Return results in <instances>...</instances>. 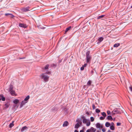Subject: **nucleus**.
<instances>
[{"mask_svg":"<svg viewBox=\"0 0 132 132\" xmlns=\"http://www.w3.org/2000/svg\"><path fill=\"white\" fill-rule=\"evenodd\" d=\"M27 129V128L26 126H24L21 129V131L22 132H23L24 131H25Z\"/></svg>","mask_w":132,"mask_h":132,"instance_id":"obj_14","label":"nucleus"},{"mask_svg":"<svg viewBox=\"0 0 132 132\" xmlns=\"http://www.w3.org/2000/svg\"><path fill=\"white\" fill-rule=\"evenodd\" d=\"M30 96L29 95L27 96L24 99V101L26 102H27V101L29 98Z\"/></svg>","mask_w":132,"mask_h":132,"instance_id":"obj_22","label":"nucleus"},{"mask_svg":"<svg viewBox=\"0 0 132 132\" xmlns=\"http://www.w3.org/2000/svg\"><path fill=\"white\" fill-rule=\"evenodd\" d=\"M102 115L104 117H105L106 116V114L104 112H103L101 113Z\"/></svg>","mask_w":132,"mask_h":132,"instance_id":"obj_27","label":"nucleus"},{"mask_svg":"<svg viewBox=\"0 0 132 132\" xmlns=\"http://www.w3.org/2000/svg\"><path fill=\"white\" fill-rule=\"evenodd\" d=\"M79 132H84V131L83 130H82L80 131Z\"/></svg>","mask_w":132,"mask_h":132,"instance_id":"obj_47","label":"nucleus"},{"mask_svg":"<svg viewBox=\"0 0 132 132\" xmlns=\"http://www.w3.org/2000/svg\"><path fill=\"white\" fill-rule=\"evenodd\" d=\"M27 102H26L24 100L22 102L21 105L20 106V107L21 108L26 103H27Z\"/></svg>","mask_w":132,"mask_h":132,"instance_id":"obj_9","label":"nucleus"},{"mask_svg":"<svg viewBox=\"0 0 132 132\" xmlns=\"http://www.w3.org/2000/svg\"><path fill=\"white\" fill-rule=\"evenodd\" d=\"M129 89H130V90L131 92H132V87L131 86L130 87Z\"/></svg>","mask_w":132,"mask_h":132,"instance_id":"obj_43","label":"nucleus"},{"mask_svg":"<svg viewBox=\"0 0 132 132\" xmlns=\"http://www.w3.org/2000/svg\"><path fill=\"white\" fill-rule=\"evenodd\" d=\"M92 132H95L96 131V129L93 127H91L90 129Z\"/></svg>","mask_w":132,"mask_h":132,"instance_id":"obj_15","label":"nucleus"},{"mask_svg":"<svg viewBox=\"0 0 132 132\" xmlns=\"http://www.w3.org/2000/svg\"><path fill=\"white\" fill-rule=\"evenodd\" d=\"M94 118L93 117H90V120L91 122H93L94 121Z\"/></svg>","mask_w":132,"mask_h":132,"instance_id":"obj_33","label":"nucleus"},{"mask_svg":"<svg viewBox=\"0 0 132 132\" xmlns=\"http://www.w3.org/2000/svg\"><path fill=\"white\" fill-rule=\"evenodd\" d=\"M69 122L67 121H66L64 122L63 125V127H65L68 126L69 125Z\"/></svg>","mask_w":132,"mask_h":132,"instance_id":"obj_6","label":"nucleus"},{"mask_svg":"<svg viewBox=\"0 0 132 132\" xmlns=\"http://www.w3.org/2000/svg\"><path fill=\"white\" fill-rule=\"evenodd\" d=\"M96 128H103V125L102 124H101L100 123H97L96 125Z\"/></svg>","mask_w":132,"mask_h":132,"instance_id":"obj_4","label":"nucleus"},{"mask_svg":"<svg viewBox=\"0 0 132 132\" xmlns=\"http://www.w3.org/2000/svg\"><path fill=\"white\" fill-rule=\"evenodd\" d=\"M107 113L108 115L110 114H111L110 111L108 110L107 111Z\"/></svg>","mask_w":132,"mask_h":132,"instance_id":"obj_36","label":"nucleus"},{"mask_svg":"<svg viewBox=\"0 0 132 132\" xmlns=\"http://www.w3.org/2000/svg\"><path fill=\"white\" fill-rule=\"evenodd\" d=\"M87 64H84V65H82V66H83L84 67H86L87 66Z\"/></svg>","mask_w":132,"mask_h":132,"instance_id":"obj_42","label":"nucleus"},{"mask_svg":"<svg viewBox=\"0 0 132 132\" xmlns=\"http://www.w3.org/2000/svg\"><path fill=\"white\" fill-rule=\"evenodd\" d=\"M102 129V130L103 132H105L106 131V130L104 128H101Z\"/></svg>","mask_w":132,"mask_h":132,"instance_id":"obj_35","label":"nucleus"},{"mask_svg":"<svg viewBox=\"0 0 132 132\" xmlns=\"http://www.w3.org/2000/svg\"><path fill=\"white\" fill-rule=\"evenodd\" d=\"M19 26L20 27L24 28H25L27 27L26 25L24 23H20L19 24Z\"/></svg>","mask_w":132,"mask_h":132,"instance_id":"obj_8","label":"nucleus"},{"mask_svg":"<svg viewBox=\"0 0 132 132\" xmlns=\"http://www.w3.org/2000/svg\"><path fill=\"white\" fill-rule=\"evenodd\" d=\"M100 112V110L98 109H96V112L97 113H99Z\"/></svg>","mask_w":132,"mask_h":132,"instance_id":"obj_32","label":"nucleus"},{"mask_svg":"<svg viewBox=\"0 0 132 132\" xmlns=\"http://www.w3.org/2000/svg\"><path fill=\"white\" fill-rule=\"evenodd\" d=\"M24 57H23V58H21V59H24Z\"/></svg>","mask_w":132,"mask_h":132,"instance_id":"obj_51","label":"nucleus"},{"mask_svg":"<svg viewBox=\"0 0 132 132\" xmlns=\"http://www.w3.org/2000/svg\"><path fill=\"white\" fill-rule=\"evenodd\" d=\"M110 125V124L109 122H106L105 123V126L106 127H109Z\"/></svg>","mask_w":132,"mask_h":132,"instance_id":"obj_18","label":"nucleus"},{"mask_svg":"<svg viewBox=\"0 0 132 132\" xmlns=\"http://www.w3.org/2000/svg\"><path fill=\"white\" fill-rule=\"evenodd\" d=\"M40 77L42 79H43L44 81L46 82L48 81L49 77L48 76L45 75V74H41L40 76Z\"/></svg>","mask_w":132,"mask_h":132,"instance_id":"obj_1","label":"nucleus"},{"mask_svg":"<svg viewBox=\"0 0 132 132\" xmlns=\"http://www.w3.org/2000/svg\"><path fill=\"white\" fill-rule=\"evenodd\" d=\"M5 15L6 16H7L9 15H11L12 16H14L13 15H12L11 14H9V13L6 14H5Z\"/></svg>","mask_w":132,"mask_h":132,"instance_id":"obj_37","label":"nucleus"},{"mask_svg":"<svg viewBox=\"0 0 132 132\" xmlns=\"http://www.w3.org/2000/svg\"><path fill=\"white\" fill-rule=\"evenodd\" d=\"M88 120L86 119H83L82 122L84 123H86Z\"/></svg>","mask_w":132,"mask_h":132,"instance_id":"obj_26","label":"nucleus"},{"mask_svg":"<svg viewBox=\"0 0 132 132\" xmlns=\"http://www.w3.org/2000/svg\"><path fill=\"white\" fill-rule=\"evenodd\" d=\"M92 107L93 110H94L95 109V106L94 104H93L92 105Z\"/></svg>","mask_w":132,"mask_h":132,"instance_id":"obj_38","label":"nucleus"},{"mask_svg":"<svg viewBox=\"0 0 132 132\" xmlns=\"http://www.w3.org/2000/svg\"><path fill=\"white\" fill-rule=\"evenodd\" d=\"M46 73L48 74H50V72H47Z\"/></svg>","mask_w":132,"mask_h":132,"instance_id":"obj_46","label":"nucleus"},{"mask_svg":"<svg viewBox=\"0 0 132 132\" xmlns=\"http://www.w3.org/2000/svg\"><path fill=\"white\" fill-rule=\"evenodd\" d=\"M71 28V26H69L68 28H67L65 30V33H66Z\"/></svg>","mask_w":132,"mask_h":132,"instance_id":"obj_23","label":"nucleus"},{"mask_svg":"<svg viewBox=\"0 0 132 132\" xmlns=\"http://www.w3.org/2000/svg\"><path fill=\"white\" fill-rule=\"evenodd\" d=\"M108 120H110L111 121L112 120L113 118L112 116H108L106 118Z\"/></svg>","mask_w":132,"mask_h":132,"instance_id":"obj_16","label":"nucleus"},{"mask_svg":"<svg viewBox=\"0 0 132 132\" xmlns=\"http://www.w3.org/2000/svg\"><path fill=\"white\" fill-rule=\"evenodd\" d=\"M103 37H100L98 39V43L101 42L103 40Z\"/></svg>","mask_w":132,"mask_h":132,"instance_id":"obj_17","label":"nucleus"},{"mask_svg":"<svg viewBox=\"0 0 132 132\" xmlns=\"http://www.w3.org/2000/svg\"><path fill=\"white\" fill-rule=\"evenodd\" d=\"M1 100H2L3 101H4L5 100V98L4 97L3 94L0 95V101Z\"/></svg>","mask_w":132,"mask_h":132,"instance_id":"obj_7","label":"nucleus"},{"mask_svg":"<svg viewBox=\"0 0 132 132\" xmlns=\"http://www.w3.org/2000/svg\"><path fill=\"white\" fill-rule=\"evenodd\" d=\"M11 95L14 96L16 95L15 91L13 90L10 92Z\"/></svg>","mask_w":132,"mask_h":132,"instance_id":"obj_10","label":"nucleus"},{"mask_svg":"<svg viewBox=\"0 0 132 132\" xmlns=\"http://www.w3.org/2000/svg\"><path fill=\"white\" fill-rule=\"evenodd\" d=\"M110 128L112 130H114L115 129L114 126H110Z\"/></svg>","mask_w":132,"mask_h":132,"instance_id":"obj_25","label":"nucleus"},{"mask_svg":"<svg viewBox=\"0 0 132 132\" xmlns=\"http://www.w3.org/2000/svg\"><path fill=\"white\" fill-rule=\"evenodd\" d=\"M86 123V125L87 126H89L90 124V122L89 120H88Z\"/></svg>","mask_w":132,"mask_h":132,"instance_id":"obj_20","label":"nucleus"},{"mask_svg":"<svg viewBox=\"0 0 132 132\" xmlns=\"http://www.w3.org/2000/svg\"><path fill=\"white\" fill-rule=\"evenodd\" d=\"M30 8L29 6H28L26 7L22 8L21 9L22 11L23 12H27L28 11H29L30 10L29 9Z\"/></svg>","mask_w":132,"mask_h":132,"instance_id":"obj_5","label":"nucleus"},{"mask_svg":"<svg viewBox=\"0 0 132 132\" xmlns=\"http://www.w3.org/2000/svg\"><path fill=\"white\" fill-rule=\"evenodd\" d=\"M80 124L77 123L75 126V128L76 129H78L80 126Z\"/></svg>","mask_w":132,"mask_h":132,"instance_id":"obj_19","label":"nucleus"},{"mask_svg":"<svg viewBox=\"0 0 132 132\" xmlns=\"http://www.w3.org/2000/svg\"><path fill=\"white\" fill-rule=\"evenodd\" d=\"M110 124V126H114V124L113 122H112Z\"/></svg>","mask_w":132,"mask_h":132,"instance_id":"obj_41","label":"nucleus"},{"mask_svg":"<svg viewBox=\"0 0 132 132\" xmlns=\"http://www.w3.org/2000/svg\"><path fill=\"white\" fill-rule=\"evenodd\" d=\"M97 132H100V131L99 130H98L97 131Z\"/></svg>","mask_w":132,"mask_h":132,"instance_id":"obj_50","label":"nucleus"},{"mask_svg":"<svg viewBox=\"0 0 132 132\" xmlns=\"http://www.w3.org/2000/svg\"><path fill=\"white\" fill-rule=\"evenodd\" d=\"M117 126H120L121 125V123H119V122L117 123Z\"/></svg>","mask_w":132,"mask_h":132,"instance_id":"obj_40","label":"nucleus"},{"mask_svg":"<svg viewBox=\"0 0 132 132\" xmlns=\"http://www.w3.org/2000/svg\"><path fill=\"white\" fill-rule=\"evenodd\" d=\"M13 85L11 84L10 85L8 89V91L10 92L12 90H13Z\"/></svg>","mask_w":132,"mask_h":132,"instance_id":"obj_11","label":"nucleus"},{"mask_svg":"<svg viewBox=\"0 0 132 132\" xmlns=\"http://www.w3.org/2000/svg\"><path fill=\"white\" fill-rule=\"evenodd\" d=\"M49 65L48 64H47L45 67V69H48V67H49Z\"/></svg>","mask_w":132,"mask_h":132,"instance_id":"obj_31","label":"nucleus"},{"mask_svg":"<svg viewBox=\"0 0 132 132\" xmlns=\"http://www.w3.org/2000/svg\"><path fill=\"white\" fill-rule=\"evenodd\" d=\"M120 45V44L119 43L116 44L114 45V47H117Z\"/></svg>","mask_w":132,"mask_h":132,"instance_id":"obj_28","label":"nucleus"},{"mask_svg":"<svg viewBox=\"0 0 132 132\" xmlns=\"http://www.w3.org/2000/svg\"><path fill=\"white\" fill-rule=\"evenodd\" d=\"M91 131L90 129H88L86 131V132H90Z\"/></svg>","mask_w":132,"mask_h":132,"instance_id":"obj_44","label":"nucleus"},{"mask_svg":"<svg viewBox=\"0 0 132 132\" xmlns=\"http://www.w3.org/2000/svg\"><path fill=\"white\" fill-rule=\"evenodd\" d=\"M76 122H78V123L80 124V125H81L82 124V122L81 120L79 119L77 120Z\"/></svg>","mask_w":132,"mask_h":132,"instance_id":"obj_24","label":"nucleus"},{"mask_svg":"<svg viewBox=\"0 0 132 132\" xmlns=\"http://www.w3.org/2000/svg\"><path fill=\"white\" fill-rule=\"evenodd\" d=\"M92 83V82L90 80H89L87 83V85H90Z\"/></svg>","mask_w":132,"mask_h":132,"instance_id":"obj_30","label":"nucleus"},{"mask_svg":"<svg viewBox=\"0 0 132 132\" xmlns=\"http://www.w3.org/2000/svg\"><path fill=\"white\" fill-rule=\"evenodd\" d=\"M86 113L88 115H89V113L88 112H87Z\"/></svg>","mask_w":132,"mask_h":132,"instance_id":"obj_49","label":"nucleus"},{"mask_svg":"<svg viewBox=\"0 0 132 132\" xmlns=\"http://www.w3.org/2000/svg\"><path fill=\"white\" fill-rule=\"evenodd\" d=\"M105 16V15H102L101 16H98L97 17V19H100L101 18H103L104 16Z\"/></svg>","mask_w":132,"mask_h":132,"instance_id":"obj_29","label":"nucleus"},{"mask_svg":"<svg viewBox=\"0 0 132 132\" xmlns=\"http://www.w3.org/2000/svg\"><path fill=\"white\" fill-rule=\"evenodd\" d=\"M14 121H13L11 123H10L9 125V127L10 128H11L12 127H13L14 125Z\"/></svg>","mask_w":132,"mask_h":132,"instance_id":"obj_21","label":"nucleus"},{"mask_svg":"<svg viewBox=\"0 0 132 132\" xmlns=\"http://www.w3.org/2000/svg\"><path fill=\"white\" fill-rule=\"evenodd\" d=\"M81 118L83 119H85V117L84 116H83L81 117Z\"/></svg>","mask_w":132,"mask_h":132,"instance_id":"obj_45","label":"nucleus"},{"mask_svg":"<svg viewBox=\"0 0 132 132\" xmlns=\"http://www.w3.org/2000/svg\"><path fill=\"white\" fill-rule=\"evenodd\" d=\"M120 111H119V109H115L112 111L111 113L113 114H120Z\"/></svg>","mask_w":132,"mask_h":132,"instance_id":"obj_3","label":"nucleus"},{"mask_svg":"<svg viewBox=\"0 0 132 132\" xmlns=\"http://www.w3.org/2000/svg\"><path fill=\"white\" fill-rule=\"evenodd\" d=\"M105 118L104 117H100V119L101 120H104Z\"/></svg>","mask_w":132,"mask_h":132,"instance_id":"obj_34","label":"nucleus"},{"mask_svg":"<svg viewBox=\"0 0 132 132\" xmlns=\"http://www.w3.org/2000/svg\"><path fill=\"white\" fill-rule=\"evenodd\" d=\"M13 103L15 104H16L17 103H19V101L17 99H14L13 101Z\"/></svg>","mask_w":132,"mask_h":132,"instance_id":"obj_12","label":"nucleus"},{"mask_svg":"<svg viewBox=\"0 0 132 132\" xmlns=\"http://www.w3.org/2000/svg\"><path fill=\"white\" fill-rule=\"evenodd\" d=\"M131 8H132V6H131Z\"/></svg>","mask_w":132,"mask_h":132,"instance_id":"obj_52","label":"nucleus"},{"mask_svg":"<svg viewBox=\"0 0 132 132\" xmlns=\"http://www.w3.org/2000/svg\"><path fill=\"white\" fill-rule=\"evenodd\" d=\"M10 104L9 103H7L6 104H5V107L4 108L5 109H7V108L9 106Z\"/></svg>","mask_w":132,"mask_h":132,"instance_id":"obj_13","label":"nucleus"},{"mask_svg":"<svg viewBox=\"0 0 132 132\" xmlns=\"http://www.w3.org/2000/svg\"><path fill=\"white\" fill-rule=\"evenodd\" d=\"M90 53V51H88L86 52V59L87 63L88 62L90 61L91 59L90 56L89 55Z\"/></svg>","mask_w":132,"mask_h":132,"instance_id":"obj_2","label":"nucleus"},{"mask_svg":"<svg viewBox=\"0 0 132 132\" xmlns=\"http://www.w3.org/2000/svg\"><path fill=\"white\" fill-rule=\"evenodd\" d=\"M84 67L83 66H82V67H81L80 68L81 70H83L84 69Z\"/></svg>","mask_w":132,"mask_h":132,"instance_id":"obj_39","label":"nucleus"},{"mask_svg":"<svg viewBox=\"0 0 132 132\" xmlns=\"http://www.w3.org/2000/svg\"><path fill=\"white\" fill-rule=\"evenodd\" d=\"M74 132H79L77 130H75Z\"/></svg>","mask_w":132,"mask_h":132,"instance_id":"obj_48","label":"nucleus"}]
</instances>
